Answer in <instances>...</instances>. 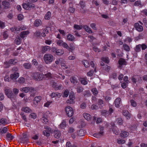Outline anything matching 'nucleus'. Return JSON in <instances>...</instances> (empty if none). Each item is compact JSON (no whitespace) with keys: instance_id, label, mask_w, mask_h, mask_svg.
Returning <instances> with one entry per match:
<instances>
[{"instance_id":"nucleus-32","label":"nucleus","mask_w":147,"mask_h":147,"mask_svg":"<svg viewBox=\"0 0 147 147\" xmlns=\"http://www.w3.org/2000/svg\"><path fill=\"white\" fill-rule=\"evenodd\" d=\"M84 28L85 30L87 32L89 33H92L93 32L92 31L91 29L89 28V27L85 25L84 26Z\"/></svg>"},{"instance_id":"nucleus-59","label":"nucleus","mask_w":147,"mask_h":147,"mask_svg":"<svg viewBox=\"0 0 147 147\" xmlns=\"http://www.w3.org/2000/svg\"><path fill=\"white\" fill-rule=\"evenodd\" d=\"M24 18L23 16L21 14H19L17 16V18L18 20H22Z\"/></svg>"},{"instance_id":"nucleus-24","label":"nucleus","mask_w":147,"mask_h":147,"mask_svg":"<svg viewBox=\"0 0 147 147\" xmlns=\"http://www.w3.org/2000/svg\"><path fill=\"white\" fill-rule=\"evenodd\" d=\"M30 87H25L21 88L20 89V91L25 93H27L29 92Z\"/></svg>"},{"instance_id":"nucleus-53","label":"nucleus","mask_w":147,"mask_h":147,"mask_svg":"<svg viewBox=\"0 0 147 147\" xmlns=\"http://www.w3.org/2000/svg\"><path fill=\"white\" fill-rule=\"evenodd\" d=\"M91 91L93 94L95 96L97 95L98 93V91L96 88H93L92 89Z\"/></svg>"},{"instance_id":"nucleus-49","label":"nucleus","mask_w":147,"mask_h":147,"mask_svg":"<svg viewBox=\"0 0 147 147\" xmlns=\"http://www.w3.org/2000/svg\"><path fill=\"white\" fill-rule=\"evenodd\" d=\"M29 88V92H30L32 94H34L36 92V90L34 88L32 87H30Z\"/></svg>"},{"instance_id":"nucleus-41","label":"nucleus","mask_w":147,"mask_h":147,"mask_svg":"<svg viewBox=\"0 0 147 147\" xmlns=\"http://www.w3.org/2000/svg\"><path fill=\"white\" fill-rule=\"evenodd\" d=\"M85 132L83 129H81L80 130L78 133V135L80 136H83Z\"/></svg>"},{"instance_id":"nucleus-47","label":"nucleus","mask_w":147,"mask_h":147,"mask_svg":"<svg viewBox=\"0 0 147 147\" xmlns=\"http://www.w3.org/2000/svg\"><path fill=\"white\" fill-rule=\"evenodd\" d=\"M83 88L81 86H78L76 88L77 91L78 93L82 92L83 91Z\"/></svg>"},{"instance_id":"nucleus-23","label":"nucleus","mask_w":147,"mask_h":147,"mask_svg":"<svg viewBox=\"0 0 147 147\" xmlns=\"http://www.w3.org/2000/svg\"><path fill=\"white\" fill-rule=\"evenodd\" d=\"M22 110L24 111L26 113H30L31 112V110L28 107H23L22 109Z\"/></svg>"},{"instance_id":"nucleus-26","label":"nucleus","mask_w":147,"mask_h":147,"mask_svg":"<svg viewBox=\"0 0 147 147\" xmlns=\"http://www.w3.org/2000/svg\"><path fill=\"white\" fill-rule=\"evenodd\" d=\"M86 78H80V81L81 83L84 85H86L88 83V82L86 80Z\"/></svg>"},{"instance_id":"nucleus-9","label":"nucleus","mask_w":147,"mask_h":147,"mask_svg":"<svg viewBox=\"0 0 147 147\" xmlns=\"http://www.w3.org/2000/svg\"><path fill=\"white\" fill-rule=\"evenodd\" d=\"M114 103L115 106L117 107H119L121 103V99L120 98H117L114 101Z\"/></svg>"},{"instance_id":"nucleus-52","label":"nucleus","mask_w":147,"mask_h":147,"mask_svg":"<svg viewBox=\"0 0 147 147\" xmlns=\"http://www.w3.org/2000/svg\"><path fill=\"white\" fill-rule=\"evenodd\" d=\"M74 27L76 29L78 30L81 29L83 28L82 26L76 24H75Z\"/></svg>"},{"instance_id":"nucleus-15","label":"nucleus","mask_w":147,"mask_h":147,"mask_svg":"<svg viewBox=\"0 0 147 147\" xmlns=\"http://www.w3.org/2000/svg\"><path fill=\"white\" fill-rule=\"evenodd\" d=\"M112 125L111 129H112V131L113 133L116 135H118L119 133V131L118 130L117 127L114 125Z\"/></svg>"},{"instance_id":"nucleus-25","label":"nucleus","mask_w":147,"mask_h":147,"mask_svg":"<svg viewBox=\"0 0 147 147\" xmlns=\"http://www.w3.org/2000/svg\"><path fill=\"white\" fill-rule=\"evenodd\" d=\"M41 120L42 122L44 123H46L48 122V119L47 118V116L45 115V114L43 115V117L41 118Z\"/></svg>"},{"instance_id":"nucleus-28","label":"nucleus","mask_w":147,"mask_h":147,"mask_svg":"<svg viewBox=\"0 0 147 147\" xmlns=\"http://www.w3.org/2000/svg\"><path fill=\"white\" fill-rule=\"evenodd\" d=\"M6 138L9 140H11L14 138V137L12 136V134L9 133H7L6 135Z\"/></svg>"},{"instance_id":"nucleus-62","label":"nucleus","mask_w":147,"mask_h":147,"mask_svg":"<svg viewBox=\"0 0 147 147\" xmlns=\"http://www.w3.org/2000/svg\"><path fill=\"white\" fill-rule=\"evenodd\" d=\"M75 49V47L74 46H73L71 45H70V46H69V48L68 49V50L70 51H72L74 50Z\"/></svg>"},{"instance_id":"nucleus-37","label":"nucleus","mask_w":147,"mask_h":147,"mask_svg":"<svg viewBox=\"0 0 147 147\" xmlns=\"http://www.w3.org/2000/svg\"><path fill=\"white\" fill-rule=\"evenodd\" d=\"M141 45L140 44L136 45L134 48V50L136 52H140L141 51Z\"/></svg>"},{"instance_id":"nucleus-42","label":"nucleus","mask_w":147,"mask_h":147,"mask_svg":"<svg viewBox=\"0 0 147 147\" xmlns=\"http://www.w3.org/2000/svg\"><path fill=\"white\" fill-rule=\"evenodd\" d=\"M17 61L16 59H11L9 61V63L10 64L14 65L17 63Z\"/></svg>"},{"instance_id":"nucleus-64","label":"nucleus","mask_w":147,"mask_h":147,"mask_svg":"<svg viewBox=\"0 0 147 147\" xmlns=\"http://www.w3.org/2000/svg\"><path fill=\"white\" fill-rule=\"evenodd\" d=\"M73 146H74V145L72 146L71 143L70 142H67L66 144V147H73Z\"/></svg>"},{"instance_id":"nucleus-60","label":"nucleus","mask_w":147,"mask_h":147,"mask_svg":"<svg viewBox=\"0 0 147 147\" xmlns=\"http://www.w3.org/2000/svg\"><path fill=\"white\" fill-rule=\"evenodd\" d=\"M3 38L4 39H6L8 36V35L7 34V31H5L3 34Z\"/></svg>"},{"instance_id":"nucleus-7","label":"nucleus","mask_w":147,"mask_h":147,"mask_svg":"<svg viewBox=\"0 0 147 147\" xmlns=\"http://www.w3.org/2000/svg\"><path fill=\"white\" fill-rule=\"evenodd\" d=\"M46 130L43 132V134L45 136L47 137H49L50 136L51 131V129L47 127L46 128Z\"/></svg>"},{"instance_id":"nucleus-5","label":"nucleus","mask_w":147,"mask_h":147,"mask_svg":"<svg viewBox=\"0 0 147 147\" xmlns=\"http://www.w3.org/2000/svg\"><path fill=\"white\" fill-rule=\"evenodd\" d=\"M22 6L24 9L28 10H29L30 8L33 9L35 7L34 4L30 2H28L27 3H23Z\"/></svg>"},{"instance_id":"nucleus-21","label":"nucleus","mask_w":147,"mask_h":147,"mask_svg":"<svg viewBox=\"0 0 147 147\" xmlns=\"http://www.w3.org/2000/svg\"><path fill=\"white\" fill-rule=\"evenodd\" d=\"M14 13V11L10 10L7 15V18L9 19H11L13 18V14Z\"/></svg>"},{"instance_id":"nucleus-19","label":"nucleus","mask_w":147,"mask_h":147,"mask_svg":"<svg viewBox=\"0 0 147 147\" xmlns=\"http://www.w3.org/2000/svg\"><path fill=\"white\" fill-rule=\"evenodd\" d=\"M42 98L40 96H38L35 97L34 99V103L35 105L37 104L41 100Z\"/></svg>"},{"instance_id":"nucleus-30","label":"nucleus","mask_w":147,"mask_h":147,"mask_svg":"<svg viewBox=\"0 0 147 147\" xmlns=\"http://www.w3.org/2000/svg\"><path fill=\"white\" fill-rule=\"evenodd\" d=\"M7 123V122L6 119L2 118L0 119V125L2 124L6 125Z\"/></svg>"},{"instance_id":"nucleus-46","label":"nucleus","mask_w":147,"mask_h":147,"mask_svg":"<svg viewBox=\"0 0 147 147\" xmlns=\"http://www.w3.org/2000/svg\"><path fill=\"white\" fill-rule=\"evenodd\" d=\"M41 34V33L39 31L36 30L35 32L34 33V36L36 37L40 36Z\"/></svg>"},{"instance_id":"nucleus-4","label":"nucleus","mask_w":147,"mask_h":147,"mask_svg":"<svg viewBox=\"0 0 147 147\" xmlns=\"http://www.w3.org/2000/svg\"><path fill=\"white\" fill-rule=\"evenodd\" d=\"M65 111L67 115L69 117H71L74 114L73 109L70 107L68 106L66 107L65 109Z\"/></svg>"},{"instance_id":"nucleus-48","label":"nucleus","mask_w":147,"mask_h":147,"mask_svg":"<svg viewBox=\"0 0 147 147\" xmlns=\"http://www.w3.org/2000/svg\"><path fill=\"white\" fill-rule=\"evenodd\" d=\"M69 91L68 90H66L64 92V94L63 95V97H67L68 96Z\"/></svg>"},{"instance_id":"nucleus-61","label":"nucleus","mask_w":147,"mask_h":147,"mask_svg":"<svg viewBox=\"0 0 147 147\" xmlns=\"http://www.w3.org/2000/svg\"><path fill=\"white\" fill-rule=\"evenodd\" d=\"M75 10V8L72 7H69L68 9L69 11L71 13H73Z\"/></svg>"},{"instance_id":"nucleus-34","label":"nucleus","mask_w":147,"mask_h":147,"mask_svg":"<svg viewBox=\"0 0 147 147\" xmlns=\"http://www.w3.org/2000/svg\"><path fill=\"white\" fill-rule=\"evenodd\" d=\"M64 53V51L61 49H59L56 50V53L59 55H61Z\"/></svg>"},{"instance_id":"nucleus-33","label":"nucleus","mask_w":147,"mask_h":147,"mask_svg":"<svg viewBox=\"0 0 147 147\" xmlns=\"http://www.w3.org/2000/svg\"><path fill=\"white\" fill-rule=\"evenodd\" d=\"M70 80L71 82L74 84H76L78 82L77 79L74 77H71L70 78Z\"/></svg>"},{"instance_id":"nucleus-13","label":"nucleus","mask_w":147,"mask_h":147,"mask_svg":"<svg viewBox=\"0 0 147 147\" xmlns=\"http://www.w3.org/2000/svg\"><path fill=\"white\" fill-rule=\"evenodd\" d=\"M118 63L120 67H121L122 65H126L127 64V62L125 59L123 58L119 59L118 61Z\"/></svg>"},{"instance_id":"nucleus-29","label":"nucleus","mask_w":147,"mask_h":147,"mask_svg":"<svg viewBox=\"0 0 147 147\" xmlns=\"http://www.w3.org/2000/svg\"><path fill=\"white\" fill-rule=\"evenodd\" d=\"M83 116L84 118L88 121L90 120L91 118V115L86 113H84Z\"/></svg>"},{"instance_id":"nucleus-54","label":"nucleus","mask_w":147,"mask_h":147,"mask_svg":"<svg viewBox=\"0 0 147 147\" xmlns=\"http://www.w3.org/2000/svg\"><path fill=\"white\" fill-rule=\"evenodd\" d=\"M69 98L70 100H72L73 101L75 98V96L73 93L71 92L69 94Z\"/></svg>"},{"instance_id":"nucleus-18","label":"nucleus","mask_w":147,"mask_h":147,"mask_svg":"<svg viewBox=\"0 0 147 147\" xmlns=\"http://www.w3.org/2000/svg\"><path fill=\"white\" fill-rule=\"evenodd\" d=\"M54 136L55 138H59L61 136V133L58 130H55L54 132Z\"/></svg>"},{"instance_id":"nucleus-56","label":"nucleus","mask_w":147,"mask_h":147,"mask_svg":"<svg viewBox=\"0 0 147 147\" xmlns=\"http://www.w3.org/2000/svg\"><path fill=\"white\" fill-rule=\"evenodd\" d=\"M128 84V83L125 82H122L121 84V86L123 88L125 89L126 88Z\"/></svg>"},{"instance_id":"nucleus-11","label":"nucleus","mask_w":147,"mask_h":147,"mask_svg":"<svg viewBox=\"0 0 147 147\" xmlns=\"http://www.w3.org/2000/svg\"><path fill=\"white\" fill-rule=\"evenodd\" d=\"M122 114L125 116L126 118L129 119L131 118L129 112L126 110H124L122 111Z\"/></svg>"},{"instance_id":"nucleus-14","label":"nucleus","mask_w":147,"mask_h":147,"mask_svg":"<svg viewBox=\"0 0 147 147\" xmlns=\"http://www.w3.org/2000/svg\"><path fill=\"white\" fill-rule=\"evenodd\" d=\"M129 135V133L128 132L124 131H122L120 134L121 137L125 138L127 137Z\"/></svg>"},{"instance_id":"nucleus-16","label":"nucleus","mask_w":147,"mask_h":147,"mask_svg":"<svg viewBox=\"0 0 147 147\" xmlns=\"http://www.w3.org/2000/svg\"><path fill=\"white\" fill-rule=\"evenodd\" d=\"M42 23V21L40 20L36 19L34 22V25L36 27H37L40 26Z\"/></svg>"},{"instance_id":"nucleus-3","label":"nucleus","mask_w":147,"mask_h":147,"mask_svg":"<svg viewBox=\"0 0 147 147\" xmlns=\"http://www.w3.org/2000/svg\"><path fill=\"white\" fill-rule=\"evenodd\" d=\"M31 76L35 80L40 81L44 78V75L38 72H34L31 74Z\"/></svg>"},{"instance_id":"nucleus-6","label":"nucleus","mask_w":147,"mask_h":147,"mask_svg":"<svg viewBox=\"0 0 147 147\" xmlns=\"http://www.w3.org/2000/svg\"><path fill=\"white\" fill-rule=\"evenodd\" d=\"M2 5L4 9H7L10 7V3L7 1H3L2 3Z\"/></svg>"},{"instance_id":"nucleus-58","label":"nucleus","mask_w":147,"mask_h":147,"mask_svg":"<svg viewBox=\"0 0 147 147\" xmlns=\"http://www.w3.org/2000/svg\"><path fill=\"white\" fill-rule=\"evenodd\" d=\"M60 127L61 128H63L66 126V124L65 121H63L60 125Z\"/></svg>"},{"instance_id":"nucleus-2","label":"nucleus","mask_w":147,"mask_h":147,"mask_svg":"<svg viewBox=\"0 0 147 147\" xmlns=\"http://www.w3.org/2000/svg\"><path fill=\"white\" fill-rule=\"evenodd\" d=\"M44 60L46 64H49L51 63L54 59V57L49 53H46L44 55Z\"/></svg>"},{"instance_id":"nucleus-38","label":"nucleus","mask_w":147,"mask_h":147,"mask_svg":"<svg viewBox=\"0 0 147 147\" xmlns=\"http://www.w3.org/2000/svg\"><path fill=\"white\" fill-rule=\"evenodd\" d=\"M117 123L119 125H122L123 122L122 119L121 118H118L116 120Z\"/></svg>"},{"instance_id":"nucleus-10","label":"nucleus","mask_w":147,"mask_h":147,"mask_svg":"<svg viewBox=\"0 0 147 147\" xmlns=\"http://www.w3.org/2000/svg\"><path fill=\"white\" fill-rule=\"evenodd\" d=\"M41 51L43 53H45L47 51H49L51 50V47L48 46H42L41 47Z\"/></svg>"},{"instance_id":"nucleus-50","label":"nucleus","mask_w":147,"mask_h":147,"mask_svg":"<svg viewBox=\"0 0 147 147\" xmlns=\"http://www.w3.org/2000/svg\"><path fill=\"white\" fill-rule=\"evenodd\" d=\"M117 143L120 144H124L125 143V141L124 140L119 139L117 140Z\"/></svg>"},{"instance_id":"nucleus-55","label":"nucleus","mask_w":147,"mask_h":147,"mask_svg":"<svg viewBox=\"0 0 147 147\" xmlns=\"http://www.w3.org/2000/svg\"><path fill=\"white\" fill-rule=\"evenodd\" d=\"M64 42L62 40H57V43L58 45L61 46H63V44Z\"/></svg>"},{"instance_id":"nucleus-27","label":"nucleus","mask_w":147,"mask_h":147,"mask_svg":"<svg viewBox=\"0 0 147 147\" xmlns=\"http://www.w3.org/2000/svg\"><path fill=\"white\" fill-rule=\"evenodd\" d=\"M7 129L6 127L1 128L0 129V134H2L5 133L7 131Z\"/></svg>"},{"instance_id":"nucleus-63","label":"nucleus","mask_w":147,"mask_h":147,"mask_svg":"<svg viewBox=\"0 0 147 147\" xmlns=\"http://www.w3.org/2000/svg\"><path fill=\"white\" fill-rule=\"evenodd\" d=\"M130 102L131 105L133 107H135L136 105V102L133 100H130Z\"/></svg>"},{"instance_id":"nucleus-36","label":"nucleus","mask_w":147,"mask_h":147,"mask_svg":"<svg viewBox=\"0 0 147 147\" xmlns=\"http://www.w3.org/2000/svg\"><path fill=\"white\" fill-rule=\"evenodd\" d=\"M82 63L86 67H88L89 66V63L87 60H84Z\"/></svg>"},{"instance_id":"nucleus-35","label":"nucleus","mask_w":147,"mask_h":147,"mask_svg":"<svg viewBox=\"0 0 147 147\" xmlns=\"http://www.w3.org/2000/svg\"><path fill=\"white\" fill-rule=\"evenodd\" d=\"M101 114L102 115L105 116V117H107L109 115V112H108L106 110H103L101 112Z\"/></svg>"},{"instance_id":"nucleus-20","label":"nucleus","mask_w":147,"mask_h":147,"mask_svg":"<svg viewBox=\"0 0 147 147\" xmlns=\"http://www.w3.org/2000/svg\"><path fill=\"white\" fill-rule=\"evenodd\" d=\"M61 95V94L60 93L58 92H53L52 93L50 96L52 98H54L56 97H57L58 98L60 97Z\"/></svg>"},{"instance_id":"nucleus-17","label":"nucleus","mask_w":147,"mask_h":147,"mask_svg":"<svg viewBox=\"0 0 147 147\" xmlns=\"http://www.w3.org/2000/svg\"><path fill=\"white\" fill-rule=\"evenodd\" d=\"M29 32L28 31H24L20 33V36L21 38H24L29 34Z\"/></svg>"},{"instance_id":"nucleus-1","label":"nucleus","mask_w":147,"mask_h":147,"mask_svg":"<svg viewBox=\"0 0 147 147\" xmlns=\"http://www.w3.org/2000/svg\"><path fill=\"white\" fill-rule=\"evenodd\" d=\"M5 94L11 100L14 101L16 98V96L12 92L11 90L8 88H5Z\"/></svg>"},{"instance_id":"nucleus-31","label":"nucleus","mask_w":147,"mask_h":147,"mask_svg":"<svg viewBox=\"0 0 147 147\" xmlns=\"http://www.w3.org/2000/svg\"><path fill=\"white\" fill-rule=\"evenodd\" d=\"M51 15V13L49 11H48L45 16V18L46 20H48L50 19Z\"/></svg>"},{"instance_id":"nucleus-8","label":"nucleus","mask_w":147,"mask_h":147,"mask_svg":"<svg viewBox=\"0 0 147 147\" xmlns=\"http://www.w3.org/2000/svg\"><path fill=\"white\" fill-rule=\"evenodd\" d=\"M134 27L136 30L139 32H141L143 30V27L139 25L138 23L135 24Z\"/></svg>"},{"instance_id":"nucleus-57","label":"nucleus","mask_w":147,"mask_h":147,"mask_svg":"<svg viewBox=\"0 0 147 147\" xmlns=\"http://www.w3.org/2000/svg\"><path fill=\"white\" fill-rule=\"evenodd\" d=\"M63 88V86L62 84L57 85L55 90H61Z\"/></svg>"},{"instance_id":"nucleus-40","label":"nucleus","mask_w":147,"mask_h":147,"mask_svg":"<svg viewBox=\"0 0 147 147\" xmlns=\"http://www.w3.org/2000/svg\"><path fill=\"white\" fill-rule=\"evenodd\" d=\"M22 39L21 38H20L19 36H18L16 38V39L15 40V42H16V44L19 45L21 43V42Z\"/></svg>"},{"instance_id":"nucleus-44","label":"nucleus","mask_w":147,"mask_h":147,"mask_svg":"<svg viewBox=\"0 0 147 147\" xmlns=\"http://www.w3.org/2000/svg\"><path fill=\"white\" fill-rule=\"evenodd\" d=\"M52 75L49 72L45 74L44 77L46 78H47V79H49L51 78H52Z\"/></svg>"},{"instance_id":"nucleus-51","label":"nucleus","mask_w":147,"mask_h":147,"mask_svg":"<svg viewBox=\"0 0 147 147\" xmlns=\"http://www.w3.org/2000/svg\"><path fill=\"white\" fill-rule=\"evenodd\" d=\"M101 60L102 61L107 63H108L109 62V58L107 57H102Z\"/></svg>"},{"instance_id":"nucleus-43","label":"nucleus","mask_w":147,"mask_h":147,"mask_svg":"<svg viewBox=\"0 0 147 147\" xmlns=\"http://www.w3.org/2000/svg\"><path fill=\"white\" fill-rule=\"evenodd\" d=\"M25 81V79L23 77L20 78L18 80V82L20 84L23 83Z\"/></svg>"},{"instance_id":"nucleus-22","label":"nucleus","mask_w":147,"mask_h":147,"mask_svg":"<svg viewBox=\"0 0 147 147\" xmlns=\"http://www.w3.org/2000/svg\"><path fill=\"white\" fill-rule=\"evenodd\" d=\"M67 38L68 40L72 41H74L75 40L74 36L70 34H69L67 35Z\"/></svg>"},{"instance_id":"nucleus-12","label":"nucleus","mask_w":147,"mask_h":147,"mask_svg":"<svg viewBox=\"0 0 147 147\" xmlns=\"http://www.w3.org/2000/svg\"><path fill=\"white\" fill-rule=\"evenodd\" d=\"M19 74L18 72L14 73L10 75V78L11 80H15L19 77Z\"/></svg>"},{"instance_id":"nucleus-45","label":"nucleus","mask_w":147,"mask_h":147,"mask_svg":"<svg viewBox=\"0 0 147 147\" xmlns=\"http://www.w3.org/2000/svg\"><path fill=\"white\" fill-rule=\"evenodd\" d=\"M31 65L29 63H25L24 64V66L25 68L27 69H29L31 67Z\"/></svg>"},{"instance_id":"nucleus-39","label":"nucleus","mask_w":147,"mask_h":147,"mask_svg":"<svg viewBox=\"0 0 147 147\" xmlns=\"http://www.w3.org/2000/svg\"><path fill=\"white\" fill-rule=\"evenodd\" d=\"M123 47L124 50L127 51H129L130 48L129 46L126 44L123 45Z\"/></svg>"}]
</instances>
